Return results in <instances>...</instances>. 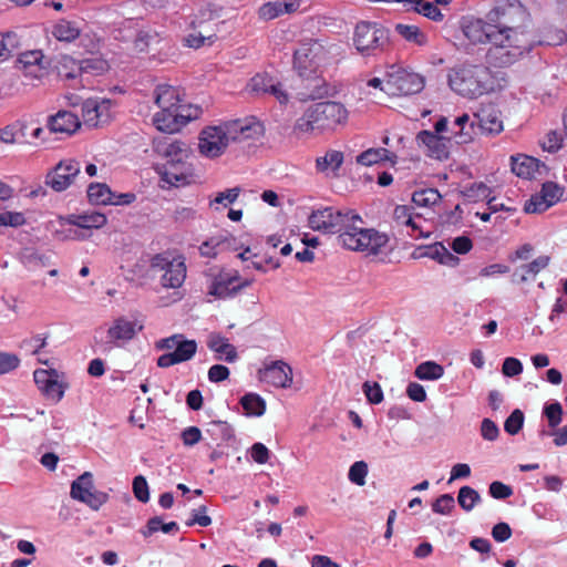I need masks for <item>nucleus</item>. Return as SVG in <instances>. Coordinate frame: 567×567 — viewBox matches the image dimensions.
Wrapping results in <instances>:
<instances>
[{"label": "nucleus", "instance_id": "42", "mask_svg": "<svg viewBox=\"0 0 567 567\" xmlns=\"http://www.w3.org/2000/svg\"><path fill=\"white\" fill-rule=\"evenodd\" d=\"M159 529L167 534L174 530H178V526L175 522L163 523L159 517L155 516L147 522L146 529L142 533L145 537H148Z\"/></svg>", "mask_w": 567, "mask_h": 567}, {"label": "nucleus", "instance_id": "34", "mask_svg": "<svg viewBox=\"0 0 567 567\" xmlns=\"http://www.w3.org/2000/svg\"><path fill=\"white\" fill-rule=\"evenodd\" d=\"M443 373V367L434 361L423 362L414 371L415 377L420 380H437Z\"/></svg>", "mask_w": 567, "mask_h": 567}, {"label": "nucleus", "instance_id": "58", "mask_svg": "<svg viewBox=\"0 0 567 567\" xmlns=\"http://www.w3.org/2000/svg\"><path fill=\"white\" fill-rule=\"evenodd\" d=\"M463 194L467 198L476 200V199L488 198L489 189L485 184L480 183V184L471 185L463 192Z\"/></svg>", "mask_w": 567, "mask_h": 567}, {"label": "nucleus", "instance_id": "11", "mask_svg": "<svg viewBox=\"0 0 567 567\" xmlns=\"http://www.w3.org/2000/svg\"><path fill=\"white\" fill-rule=\"evenodd\" d=\"M327 60L324 47L317 40H308L295 51L293 63L299 74L315 72Z\"/></svg>", "mask_w": 567, "mask_h": 567}, {"label": "nucleus", "instance_id": "22", "mask_svg": "<svg viewBox=\"0 0 567 567\" xmlns=\"http://www.w3.org/2000/svg\"><path fill=\"white\" fill-rule=\"evenodd\" d=\"M461 29L463 34L473 44L485 43L489 41V35H493L496 30L492 23H484L481 19L471 17L463 18L461 21Z\"/></svg>", "mask_w": 567, "mask_h": 567}, {"label": "nucleus", "instance_id": "18", "mask_svg": "<svg viewBox=\"0 0 567 567\" xmlns=\"http://www.w3.org/2000/svg\"><path fill=\"white\" fill-rule=\"evenodd\" d=\"M80 172L81 167L76 161H63L47 175L45 183L55 192H62L72 184L73 179L80 174Z\"/></svg>", "mask_w": 567, "mask_h": 567}, {"label": "nucleus", "instance_id": "27", "mask_svg": "<svg viewBox=\"0 0 567 567\" xmlns=\"http://www.w3.org/2000/svg\"><path fill=\"white\" fill-rule=\"evenodd\" d=\"M192 176L190 166L183 161L182 164L165 165L162 179L171 185L178 186L179 184L189 183Z\"/></svg>", "mask_w": 567, "mask_h": 567}, {"label": "nucleus", "instance_id": "17", "mask_svg": "<svg viewBox=\"0 0 567 567\" xmlns=\"http://www.w3.org/2000/svg\"><path fill=\"white\" fill-rule=\"evenodd\" d=\"M344 210H334L332 207H326L311 213L308 223L311 229L323 231L326 234H338L341 231Z\"/></svg>", "mask_w": 567, "mask_h": 567}, {"label": "nucleus", "instance_id": "16", "mask_svg": "<svg viewBox=\"0 0 567 567\" xmlns=\"http://www.w3.org/2000/svg\"><path fill=\"white\" fill-rule=\"evenodd\" d=\"M246 90L254 96H264L269 94L276 97L281 104L288 102V92L276 78L268 73H258L254 75L247 83Z\"/></svg>", "mask_w": 567, "mask_h": 567}, {"label": "nucleus", "instance_id": "9", "mask_svg": "<svg viewBox=\"0 0 567 567\" xmlns=\"http://www.w3.org/2000/svg\"><path fill=\"white\" fill-rule=\"evenodd\" d=\"M156 349L167 350L157 359L159 368H168L174 364L185 362L194 357L197 344L194 340H186L183 334H174L158 340L155 343Z\"/></svg>", "mask_w": 567, "mask_h": 567}, {"label": "nucleus", "instance_id": "38", "mask_svg": "<svg viewBox=\"0 0 567 567\" xmlns=\"http://www.w3.org/2000/svg\"><path fill=\"white\" fill-rule=\"evenodd\" d=\"M71 223L83 229L100 228L105 225L106 217L100 213H92L76 216Z\"/></svg>", "mask_w": 567, "mask_h": 567}, {"label": "nucleus", "instance_id": "20", "mask_svg": "<svg viewBox=\"0 0 567 567\" xmlns=\"http://www.w3.org/2000/svg\"><path fill=\"white\" fill-rule=\"evenodd\" d=\"M416 140L426 147L429 156L443 161L450 155V143L453 141V136H442L431 131H421L416 135Z\"/></svg>", "mask_w": 567, "mask_h": 567}, {"label": "nucleus", "instance_id": "55", "mask_svg": "<svg viewBox=\"0 0 567 567\" xmlns=\"http://www.w3.org/2000/svg\"><path fill=\"white\" fill-rule=\"evenodd\" d=\"M34 382L37 383L38 388L41 390V392L47 389L49 383L52 381L54 377H58L56 370H35L33 373Z\"/></svg>", "mask_w": 567, "mask_h": 567}, {"label": "nucleus", "instance_id": "51", "mask_svg": "<svg viewBox=\"0 0 567 567\" xmlns=\"http://www.w3.org/2000/svg\"><path fill=\"white\" fill-rule=\"evenodd\" d=\"M158 34L156 32L140 31L134 40V47L138 52H145L150 48V44L156 40Z\"/></svg>", "mask_w": 567, "mask_h": 567}, {"label": "nucleus", "instance_id": "50", "mask_svg": "<svg viewBox=\"0 0 567 567\" xmlns=\"http://www.w3.org/2000/svg\"><path fill=\"white\" fill-rule=\"evenodd\" d=\"M480 127L488 133H499L503 130V123L497 116L492 114L478 115Z\"/></svg>", "mask_w": 567, "mask_h": 567}, {"label": "nucleus", "instance_id": "45", "mask_svg": "<svg viewBox=\"0 0 567 567\" xmlns=\"http://www.w3.org/2000/svg\"><path fill=\"white\" fill-rule=\"evenodd\" d=\"M16 47L17 35L14 33H0V61L9 59L12 55V52Z\"/></svg>", "mask_w": 567, "mask_h": 567}, {"label": "nucleus", "instance_id": "48", "mask_svg": "<svg viewBox=\"0 0 567 567\" xmlns=\"http://www.w3.org/2000/svg\"><path fill=\"white\" fill-rule=\"evenodd\" d=\"M523 423H524V413L519 409H516L506 419V421L504 423V429L508 434L515 435L520 431Z\"/></svg>", "mask_w": 567, "mask_h": 567}, {"label": "nucleus", "instance_id": "57", "mask_svg": "<svg viewBox=\"0 0 567 567\" xmlns=\"http://www.w3.org/2000/svg\"><path fill=\"white\" fill-rule=\"evenodd\" d=\"M445 254V246L441 243H435L434 245L426 246L424 250L416 255V252L413 254L414 258H421V257H429L432 259L437 260L439 262L442 259V255Z\"/></svg>", "mask_w": 567, "mask_h": 567}, {"label": "nucleus", "instance_id": "64", "mask_svg": "<svg viewBox=\"0 0 567 567\" xmlns=\"http://www.w3.org/2000/svg\"><path fill=\"white\" fill-rule=\"evenodd\" d=\"M489 494L494 498L504 499V498L509 497L513 494V489L511 486L496 481L489 485Z\"/></svg>", "mask_w": 567, "mask_h": 567}, {"label": "nucleus", "instance_id": "1", "mask_svg": "<svg viewBox=\"0 0 567 567\" xmlns=\"http://www.w3.org/2000/svg\"><path fill=\"white\" fill-rule=\"evenodd\" d=\"M338 241L346 248L367 255H378L386 244L388 236L373 228H364L362 218L352 210H344Z\"/></svg>", "mask_w": 567, "mask_h": 567}, {"label": "nucleus", "instance_id": "3", "mask_svg": "<svg viewBox=\"0 0 567 567\" xmlns=\"http://www.w3.org/2000/svg\"><path fill=\"white\" fill-rule=\"evenodd\" d=\"M488 42L491 47L486 53L487 62L499 68L511 65L530 48L524 32L495 31L489 35Z\"/></svg>", "mask_w": 567, "mask_h": 567}, {"label": "nucleus", "instance_id": "60", "mask_svg": "<svg viewBox=\"0 0 567 567\" xmlns=\"http://www.w3.org/2000/svg\"><path fill=\"white\" fill-rule=\"evenodd\" d=\"M23 126L19 130L17 125L10 124L0 128V141L4 144L13 145L17 143L18 133L23 135Z\"/></svg>", "mask_w": 567, "mask_h": 567}, {"label": "nucleus", "instance_id": "4", "mask_svg": "<svg viewBox=\"0 0 567 567\" xmlns=\"http://www.w3.org/2000/svg\"><path fill=\"white\" fill-rule=\"evenodd\" d=\"M264 133V125L254 117L221 122L215 125V157L223 155L231 143L256 141Z\"/></svg>", "mask_w": 567, "mask_h": 567}, {"label": "nucleus", "instance_id": "36", "mask_svg": "<svg viewBox=\"0 0 567 567\" xmlns=\"http://www.w3.org/2000/svg\"><path fill=\"white\" fill-rule=\"evenodd\" d=\"M385 158H391L390 152L386 148H369L357 156V163L364 166H371L385 161Z\"/></svg>", "mask_w": 567, "mask_h": 567}, {"label": "nucleus", "instance_id": "25", "mask_svg": "<svg viewBox=\"0 0 567 567\" xmlns=\"http://www.w3.org/2000/svg\"><path fill=\"white\" fill-rule=\"evenodd\" d=\"M240 280L238 271L227 277L221 274L218 278H215V298H226L239 292L243 288L248 287L252 284V279Z\"/></svg>", "mask_w": 567, "mask_h": 567}, {"label": "nucleus", "instance_id": "37", "mask_svg": "<svg viewBox=\"0 0 567 567\" xmlns=\"http://www.w3.org/2000/svg\"><path fill=\"white\" fill-rule=\"evenodd\" d=\"M52 256L40 254L38 251L27 250L23 255V260L34 271H41L51 264Z\"/></svg>", "mask_w": 567, "mask_h": 567}, {"label": "nucleus", "instance_id": "49", "mask_svg": "<svg viewBox=\"0 0 567 567\" xmlns=\"http://www.w3.org/2000/svg\"><path fill=\"white\" fill-rule=\"evenodd\" d=\"M413 3L416 4L414 10L426 18H430L434 21H439L443 17L440 9L433 2H425L423 0H420V2L414 1Z\"/></svg>", "mask_w": 567, "mask_h": 567}, {"label": "nucleus", "instance_id": "41", "mask_svg": "<svg viewBox=\"0 0 567 567\" xmlns=\"http://www.w3.org/2000/svg\"><path fill=\"white\" fill-rule=\"evenodd\" d=\"M542 198L548 204V208L556 204L564 194V188L554 182H546L539 193Z\"/></svg>", "mask_w": 567, "mask_h": 567}, {"label": "nucleus", "instance_id": "24", "mask_svg": "<svg viewBox=\"0 0 567 567\" xmlns=\"http://www.w3.org/2000/svg\"><path fill=\"white\" fill-rule=\"evenodd\" d=\"M542 168L547 172V166L537 158L528 155L512 156V172L518 177L525 179L536 178V174L542 175Z\"/></svg>", "mask_w": 567, "mask_h": 567}, {"label": "nucleus", "instance_id": "44", "mask_svg": "<svg viewBox=\"0 0 567 567\" xmlns=\"http://www.w3.org/2000/svg\"><path fill=\"white\" fill-rule=\"evenodd\" d=\"M281 13H284V6L279 1L264 3L258 10V17L264 21L272 20Z\"/></svg>", "mask_w": 567, "mask_h": 567}, {"label": "nucleus", "instance_id": "35", "mask_svg": "<svg viewBox=\"0 0 567 567\" xmlns=\"http://www.w3.org/2000/svg\"><path fill=\"white\" fill-rule=\"evenodd\" d=\"M240 403L248 415L260 416L266 411V402L255 393L244 395Z\"/></svg>", "mask_w": 567, "mask_h": 567}, {"label": "nucleus", "instance_id": "15", "mask_svg": "<svg viewBox=\"0 0 567 567\" xmlns=\"http://www.w3.org/2000/svg\"><path fill=\"white\" fill-rule=\"evenodd\" d=\"M151 266L154 269L165 270L162 282L166 288H178L186 278V267L181 258L169 259L165 255H156Z\"/></svg>", "mask_w": 567, "mask_h": 567}, {"label": "nucleus", "instance_id": "52", "mask_svg": "<svg viewBox=\"0 0 567 567\" xmlns=\"http://www.w3.org/2000/svg\"><path fill=\"white\" fill-rule=\"evenodd\" d=\"M133 492L140 502L146 503L150 499L148 485L144 476L138 475L134 478Z\"/></svg>", "mask_w": 567, "mask_h": 567}, {"label": "nucleus", "instance_id": "47", "mask_svg": "<svg viewBox=\"0 0 567 567\" xmlns=\"http://www.w3.org/2000/svg\"><path fill=\"white\" fill-rule=\"evenodd\" d=\"M368 474V464L363 461H358L354 464L351 465L349 470V480L359 485L362 486L365 484V476Z\"/></svg>", "mask_w": 567, "mask_h": 567}, {"label": "nucleus", "instance_id": "7", "mask_svg": "<svg viewBox=\"0 0 567 567\" xmlns=\"http://www.w3.org/2000/svg\"><path fill=\"white\" fill-rule=\"evenodd\" d=\"M528 17L519 0H496L487 13V20L496 31L518 32L519 23Z\"/></svg>", "mask_w": 567, "mask_h": 567}, {"label": "nucleus", "instance_id": "14", "mask_svg": "<svg viewBox=\"0 0 567 567\" xmlns=\"http://www.w3.org/2000/svg\"><path fill=\"white\" fill-rule=\"evenodd\" d=\"M114 102L105 97H89L82 103V117L90 127H101L109 124L112 118Z\"/></svg>", "mask_w": 567, "mask_h": 567}, {"label": "nucleus", "instance_id": "43", "mask_svg": "<svg viewBox=\"0 0 567 567\" xmlns=\"http://www.w3.org/2000/svg\"><path fill=\"white\" fill-rule=\"evenodd\" d=\"M215 353H219L220 355L225 354V360L227 362H233L237 358L235 347L219 336H215ZM218 359H221V357H218Z\"/></svg>", "mask_w": 567, "mask_h": 567}, {"label": "nucleus", "instance_id": "30", "mask_svg": "<svg viewBox=\"0 0 567 567\" xmlns=\"http://www.w3.org/2000/svg\"><path fill=\"white\" fill-rule=\"evenodd\" d=\"M52 34L59 41L73 42L80 37L81 29L74 22L61 19L54 24Z\"/></svg>", "mask_w": 567, "mask_h": 567}, {"label": "nucleus", "instance_id": "39", "mask_svg": "<svg viewBox=\"0 0 567 567\" xmlns=\"http://www.w3.org/2000/svg\"><path fill=\"white\" fill-rule=\"evenodd\" d=\"M440 199L441 194L434 188L417 190L412 195L413 203L420 207H430L439 203Z\"/></svg>", "mask_w": 567, "mask_h": 567}, {"label": "nucleus", "instance_id": "26", "mask_svg": "<svg viewBox=\"0 0 567 567\" xmlns=\"http://www.w3.org/2000/svg\"><path fill=\"white\" fill-rule=\"evenodd\" d=\"M51 133H64L71 135L81 127L79 117L69 111H59L48 120Z\"/></svg>", "mask_w": 567, "mask_h": 567}, {"label": "nucleus", "instance_id": "12", "mask_svg": "<svg viewBox=\"0 0 567 567\" xmlns=\"http://www.w3.org/2000/svg\"><path fill=\"white\" fill-rule=\"evenodd\" d=\"M292 91L300 101L319 100L329 95V84L317 71H306L303 75L298 73Z\"/></svg>", "mask_w": 567, "mask_h": 567}, {"label": "nucleus", "instance_id": "19", "mask_svg": "<svg viewBox=\"0 0 567 567\" xmlns=\"http://www.w3.org/2000/svg\"><path fill=\"white\" fill-rule=\"evenodd\" d=\"M142 329L143 326L138 324L137 321H131L125 317H118L112 321V324L106 331V337L109 339V343L121 347L133 340Z\"/></svg>", "mask_w": 567, "mask_h": 567}, {"label": "nucleus", "instance_id": "29", "mask_svg": "<svg viewBox=\"0 0 567 567\" xmlns=\"http://www.w3.org/2000/svg\"><path fill=\"white\" fill-rule=\"evenodd\" d=\"M453 127H457L458 131H453V141L458 144H467L473 141L475 134V124L470 123V116L463 114L453 122Z\"/></svg>", "mask_w": 567, "mask_h": 567}, {"label": "nucleus", "instance_id": "59", "mask_svg": "<svg viewBox=\"0 0 567 567\" xmlns=\"http://www.w3.org/2000/svg\"><path fill=\"white\" fill-rule=\"evenodd\" d=\"M43 59L41 51H30L20 55L18 62L22 64L24 69L38 66Z\"/></svg>", "mask_w": 567, "mask_h": 567}, {"label": "nucleus", "instance_id": "6", "mask_svg": "<svg viewBox=\"0 0 567 567\" xmlns=\"http://www.w3.org/2000/svg\"><path fill=\"white\" fill-rule=\"evenodd\" d=\"M388 42V30L378 23L361 21L354 28L353 44L363 56H374L384 51Z\"/></svg>", "mask_w": 567, "mask_h": 567}, {"label": "nucleus", "instance_id": "33", "mask_svg": "<svg viewBox=\"0 0 567 567\" xmlns=\"http://www.w3.org/2000/svg\"><path fill=\"white\" fill-rule=\"evenodd\" d=\"M396 32L403 37L406 41L415 43L420 47L425 45L427 42L426 34L421 31L416 25L409 24H396Z\"/></svg>", "mask_w": 567, "mask_h": 567}, {"label": "nucleus", "instance_id": "13", "mask_svg": "<svg viewBox=\"0 0 567 567\" xmlns=\"http://www.w3.org/2000/svg\"><path fill=\"white\" fill-rule=\"evenodd\" d=\"M93 475L90 472H84L71 484L70 495L73 499L86 504L94 511H97L104 503H106L109 495L103 492L93 491Z\"/></svg>", "mask_w": 567, "mask_h": 567}, {"label": "nucleus", "instance_id": "23", "mask_svg": "<svg viewBox=\"0 0 567 567\" xmlns=\"http://www.w3.org/2000/svg\"><path fill=\"white\" fill-rule=\"evenodd\" d=\"M260 380L275 386L288 388L292 383V369L284 361H276L271 365L259 371Z\"/></svg>", "mask_w": 567, "mask_h": 567}, {"label": "nucleus", "instance_id": "2", "mask_svg": "<svg viewBox=\"0 0 567 567\" xmlns=\"http://www.w3.org/2000/svg\"><path fill=\"white\" fill-rule=\"evenodd\" d=\"M348 111L343 104L334 101L319 102L310 105L296 121L293 133L300 137L315 132L334 130L344 124Z\"/></svg>", "mask_w": 567, "mask_h": 567}, {"label": "nucleus", "instance_id": "32", "mask_svg": "<svg viewBox=\"0 0 567 567\" xmlns=\"http://www.w3.org/2000/svg\"><path fill=\"white\" fill-rule=\"evenodd\" d=\"M343 163V153L336 150L326 152L324 156L316 159V167L319 172H326L328 168L338 171Z\"/></svg>", "mask_w": 567, "mask_h": 567}, {"label": "nucleus", "instance_id": "53", "mask_svg": "<svg viewBox=\"0 0 567 567\" xmlns=\"http://www.w3.org/2000/svg\"><path fill=\"white\" fill-rule=\"evenodd\" d=\"M544 413L550 427L555 429L561 422L563 409L558 402L547 405Z\"/></svg>", "mask_w": 567, "mask_h": 567}, {"label": "nucleus", "instance_id": "56", "mask_svg": "<svg viewBox=\"0 0 567 567\" xmlns=\"http://www.w3.org/2000/svg\"><path fill=\"white\" fill-rule=\"evenodd\" d=\"M548 208V204L542 198L540 194H536L526 202L524 212L527 214L543 213Z\"/></svg>", "mask_w": 567, "mask_h": 567}, {"label": "nucleus", "instance_id": "31", "mask_svg": "<svg viewBox=\"0 0 567 567\" xmlns=\"http://www.w3.org/2000/svg\"><path fill=\"white\" fill-rule=\"evenodd\" d=\"M114 193L106 184L92 183L87 188L89 200L96 205H111Z\"/></svg>", "mask_w": 567, "mask_h": 567}, {"label": "nucleus", "instance_id": "10", "mask_svg": "<svg viewBox=\"0 0 567 567\" xmlns=\"http://www.w3.org/2000/svg\"><path fill=\"white\" fill-rule=\"evenodd\" d=\"M198 117V109L193 105L159 110L153 117L156 128L163 133L179 132L190 121Z\"/></svg>", "mask_w": 567, "mask_h": 567}, {"label": "nucleus", "instance_id": "5", "mask_svg": "<svg viewBox=\"0 0 567 567\" xmlns=\"http://www.w3.org/2000/svg\"><path fill=\"white\" fill-rule=\"evenodd\" d=\"M449 84L462 96L475 99L493 90L491 72L482 65H462L449 74Z\"/></svg>", "mask_w": 567, "mask_h": 567}, {"label": "nucleus", "instance_id": "8", "mask_svg": "<svg viewBox=\"0 0 567 567\" xmlns=\"http://www.w3.org/2000/svg\"><path fill=\"white\" fill-rule=\"evenodd\" d=\"M424 87V78L401 66L391 65L385 74L382 91L388 95L416 94Z\"/></svg>", "mask_w": 567, "mask_h": 567}, {"label": "nucleus", "instance_id": "28", "mask_svg": "<svg viewBox=\"0 0 567 567\" xmlns=\"http://www.w3.org/2000/svg\"><path fill=\"white\" fill-rule=\"evenodd\" d=\"M155 104L159 110L179 107L181 96L177 89L168 84H159L155 89Z\"/></svg>", "mask_w": 567, "mask_h": 567}, {"label": "nucleus", "instance_id": "54", "mask_svg": "<svg viewBox=\"0 0 567 567\" xmlns=\"http://www.w3.org/2000/svg\"><path fill=\"white\" fill-rule=\"evenodd\" d=\"M437 514H449L454 508V498L450 494L441 495L432 505Z\"/></svg>", "mask_w": 567, "mask_h": 567}, {"label": "nucleus", "instance_id": "40", "mask_svg": "<svg viewBox=\"0 0 567 567\" xmlns=\"http://www.w3.org/2000/svg\"><path fill=\"white\" fill-rule=\"evenodd\" d=\"M481 501L477 491L470 486H463L458 491L457 502L464 511H472L473 507Z\"/></svg>", "mask_w": 567, "mask_h": 567}, {"label": "nucleus", "instance_id": "63", "mask_svg": "<svg viewBox=\"0 0 567 567\" xmlns=\"http://www.w3.org/2000/svg\"><path fill=\"white\" fill-rule=\"evenodd\" d=\"M240 192L241 189L239 187H234L220 192L215 196V204H223L225 207H227L228 204H233L235 200H237Z\"/></svg>", "mask_w": 567, "mask_h": 567}, {"label": "nucleus", "instance_id": "46", "mask_svg": "<svg viewBox=\"0 0 567 567\" xmlns=\"http://www.w3.org/2000/svg\"><path fill=\"white\" fill-rule=\"evenodd\" d=\"M197 150L199 154L204 156H209L213 151V126H206L199 133Z\"/></svg>", "mask_w": 567, "mask_h": 567}, {"label": "nucleus", "instance_id": "61", "mask_svg": "<svg viewBox=\"0 0 567 567\" xmlns=\"http://www.w3.org/2000/svg\"><path fill=\"white\" fill-rule=\"evenodd\" d=\"M42 393L52 400L60 401L64 394V385L59 382L58 377H54Z\"/></svg>", "mask_w": 567, "mask_h": 567}, {"label": "nucleus", "instance_id": "62", "mask_svg": "<svg viewBox=\"0 0 567 567\" xmlns=\"http://www.w3.org/2000/svg\"><path fill=\"white\" fill-rule=\"evenodd\" d=\"M523 364L516 358H506L503 362L502 372L506 377H515L522 373Z\"/></svg>", "mask_w": 567, "mask_h": 567}, {"label": "nucleus", "instance_id": "21", "mask_svg": "<svg viewBox=\"0 0 567 567\" xmlns=\"http://www.w3.org/2000/svg\"><path fill=\"white\" fill-rule=\"evenodd\" d=\"M153 150L159 156L167 159L166 165L176 163L182 164V162L188 157L189 153L185 143L181 141H173L167 137L154 138Z\"/></svg>", "mask_w": 567, "mask_h": 567}]
</instances>
